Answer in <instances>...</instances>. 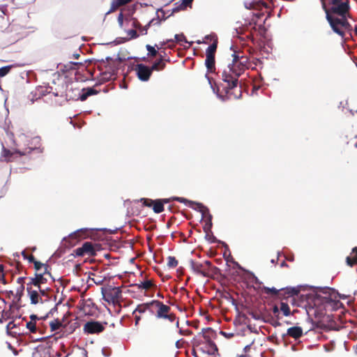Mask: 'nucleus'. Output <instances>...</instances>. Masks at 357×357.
<instances>
[{"mask_svg": "<svg viewBox=\"0 0 357 357\" xmlns=\"http://www.w3.org/2000/svg\"><path fill=\"white\" fill-rule=\"evenodd\" d=\"M184 6L186 7H191L193 0H181Z\"/></svg>", "mask_w": 357, "mask_h": 357, "instance_id": "8fccbe9b", "label": "nucleus"}, {"mask_svg": "<svg viewBox=\"0 0 357 357\" xmlns=\"http://www.w3.org/2000/svg\"><path fill=\"white\" fill-rule=\"evenodd\" d=\"M151 304H152V301L146 303H142L140 305H138L135 311L133 312V314L136 312H139V314L144 313L146 311L149 310L152 313V306H151Z\"/></svg>", "mask_w": 357, "mask_h": 357, "instance_id": "4be33fe9", "label": "nucleus"}, {"mask_svg": "<svg viewBox=\"0 0 357 357\" xmlns=\"http://www.w3.org/2000/svg\"><path fill=\"white\" fill-rule=\"evenodd\" d=\"M346 261L349 266L357 264V247L353 248L350 256L347 257Z\"/></svg>", "mask_w": 357, "mask_h": 357, "instance_id": "412c9836", "label": "nucleus"}, {"mask_svg": "<svg viewBox=\"0 0 357 357\" xmlns=\"http://www.w3.org/2000/svg\"><path fill=\"white\" fill-rule=\"evenodd\" d=\"M280 310L285 317H288L291 314L289 306L287 303L281 302Z\"/></svg>", "mask_w": 357, "mask_h": 357, "instance_id": "bb28decb", "label": "nucleus"}, {"mask_svg": "<svg viewBox=\"0 0 357 357\" xmlns=\"http://www.w3.org/2000/svg\"><path fill=\"white\" fill-rule=\"evenodd\" d=\"M178 264V260L174 257L169 256L167 257V266L169 268H175L177 266Z\"/></svg>", "mask_w": 357, "mask_h": 357, "instance_id": "473e14b6", "label": "nucleus"}, {"mask_svg": "<svg viewBox=\"0 0 357 357\" xmlns=\"http://www.w3.org/2000/svg\"><path fill=\"white\" fill-rule=\"evenodd\" d=\"M15 327V324H14L13 321H10L7 326H6V330L8 331V333L10 332V331H11L13 328H14Z\"/></svg>", "mask_w": 357, "mask_h": 357, "instance_id": "de8ad7c7", "label": "nucleus"}, {"mask_svg": "<svg viewBox=\"0 0 357 357\" xmlns=\"http://www.w3.org/2000/svg\"><path fill=\"white\" fill-rule=\"evenodd\" d=\"M47 276L50 277L51 273L47 271V268H45L43 273H35L34 277L28 278L29 282H26V285H31L35 288L40 289L42 284L47 283Z\"/></svg>", "mask_w": 357, "mask_h": 357, "instance_id": "0eeeda50", "label": "nucleus"}, {"mask_svg": "<svg viewBox=\"0 0 357 357\" xmlns=\"http://www.w3.org/2000/svg\"><path fill=\"white\" fill-rule=\"evenodd\" d=\"M132 0H112L110 8L107 13H112L120 7L130 3Z\"/></svg>", "mask_w": 357, "mask_h": 357, "instance_id": "6ab92c4d", "label": "nucleus"}, {"mask_svg": "<svg viewBox=\"0 0 357 357\" xmlns=\"http://www.w3.org/2000/svg\"><path fill=\"white\" fill-rule=\"evenodd\" d=\"M262 293L270 295L273 297L281 296H293L298 295L300 292L299 287H282L276 289L275 287H263L261 288Z\"/></svg>", "mask_w": 357, "mask_h": 357, "instance_id": "20e7f679", "label": "nucleus"}, {"mask_svg": "<svg viewBox=\"0 0 357 357\" xmlns=\"http://www.w3.org/2000/svg\"><path fill=\"white\" fill-rule=\"evenodd\" d=\"M174 39H175V41L178 43H179L180 45H183V43H188L189 45H190V43H189L185 38V36H184L183 33H181V34H176L174 36Z\"/></svg>", "mask_w": 357, "mask_h": 357, "instance_id": "c756f323", "label": "nucleus"}, {"mask_svg": "<svg viewBox=\"0 0 357 357\" xmlns=\"http://www.w3.org/2000/svg\"><path fill=\"white\" fill-rule=\"evenodd\" d=\"M190 267L194 272L203 277L208 278L211 276V273L205 268L202 263L191 261Z\"/></svg>", "mask_w": 357, "mask_h": 357, "instance_id": "ddd939ff", "label": "nucleus"}, {"mask_svg": "<svg viewBox=\"0 0 357 357\" xmlns=\"http://www.w3.org/2000/svg\"><path fill=\"white\" fill-rule=\"evenodd\" d=\"M98 248V244L87 241L84 242L81 247L76 248L74 252L77 257H91L96 255V252L99 250Z\"/></svg>", "mask_w": 357, "mask_h": 357, "instance_id": "423d86ee", "label": "nucleus"}, {"mask_svg": "<svg viewBox=\"0 0 357 357\" xmlns=\"http://www.w3.org/2000/svg\"><path fill=\"white\" fill-rule=\"evenodd\" d=\"M24 290V284L20 285L17 289V295H19V298H20L21 296L23 294Z\"/></svg>", "mask_w": 357, "mask_h": 357, "instance_id": "49530a36", "label": "nucleus"}, {"mask_svg": "<svg viewBox=\"0 0 357 357\" xmlns=\"http://www.w3.org/2000/svg\"><path fill=\"white\" fill-rule=\"evenodd\" d=\"M202 336L211 350L218 351V347L215 342L213 341V340L216 337V333L214 330H213L211 328H203Z\"/></svg>", "mask_w": 357, "mask_h": 357, "instance_id": "9d476101", "label": "nucleus"}, {"mask_svg": "<svg viewBox=\"0 0 357 357\" xmlns=\"http://www.w3.org/2000/svg\"><path fill=\"white\" fill-rule=\"evenodd\" d=\"M100 273L89 272L88 276V282L92 281L96 284H102L106 280L105 276H102L99 274Z\"/></svg>", "mask_w": 357, "mask_h": 357, "instance_id": "a211bd4d", "label": "nucleus"}, {"mask_svg": "<svg viewBox=\"0 0 357 357\" xmlns=\"http://www.w3.org/2000/svg\"><path fill=\"white\" fill-rule=\"evenodd\" d=\"M146 48L147 51L149 52L148 54L149 56L154 57L157 55L158 51L155 49L154 47H153L150 45H146Z\"/></svg>", "mask_w": 357, "mask_h": 357, "instance_id": "4c0bfd02", "label": "nucleus"}, {"mask_svg": "<svg viewBox=\"0 0 357 357\" xmlns=\"http://www.w3.org/2000/svg\"><path fill=\"white\" fill-rule=\"evenodd\" d=\"M135 70L138 78L143 82L148 81L152 74L150 67L142 63L137 64Z\"/></svg>", "mask_w": 357, "mask_h": 357, "instance_id": "9b49d317", "label": "nucleus"}, {"mask_svg": "<svg viewBox=\"0 0 357 357\" xmlns=\"http://www.w3.org/2000/svg\"><path fill=\"white\" fill-rule=\"evenodd\" d=\"M326 19L332 29L343 36L344 30L348 29L350 24L347 19L349 13V0H321Z\"/></svg>", "mask_w": 357, "mask_h": 357, "instance_id": "f03ea898", "label": "nucleus"}, {"mask_svg": "<svg viewBox=\"0 0 357 357\" xmlns=\"http://www.w3.org/2000/svg\"><path fill=\"white\" fill-rule=\"evenodd\" d=\"M128 36L130 38H137L139 36L137 31L135 29H130L127 31Z\"/></svg>", "mask_w": 357, "mask_h": 357, "instance_id": "37998d69", "label": "nucleus"}, {"mask_svg": "<svg viewBox=\"0 0 357 357\" xmlns=\"http://www.w3.org/2000/svg\"><path fill=\"white\" fill-rule=\"evenodd\" d=\"M218 41L215 40L212 44H211L206 51V55L208 56H214L217 50Z\"/></svg>", "mask_w": 357, "mask_h": 357, "instance_id": "a878e982", "label": "nucleus"}, {"mask_svg": "<svg viewBox=\"0 0 357 357\" xmlns=\"http://www.w3.org/2000/svg\"><path fill=\"white\" fill-rule=\"evenodd\" d=\"M141 202L143 205L145 206L151 207L153 206V200L148 198H142L141 199Z\"/></svg>", "mask_w": 357, "mask_h": 357, "instance_id": "ea45409f", "label": "nucleus"}, {"mask_svg": "<svg viewBox=\"0 0 357 357\" xmlns=\"http://www.w3.org/2000/svg\"><path fill=\"white\" fill-rule=\"evenodd\" d=\"M202 264L204 266L205 268L208 271H210L211 274L214 273V271H216L218 269L217 267L212 266V264L210 261L206 260Z\"/></svg>", "mask_w": 357, "mask_h": 357, "instance_id": "f704fd0d", "label": "nucleus"}, {"mask_svg": "<svg viewBox=\"0 0 357 357\" xmlns=\"http://www.w3.org/2000/svg\"><path fill=\"white\" fill-rule=\"evenodd\" d=\"M231 64H229L222 73V89L228 98L232 96L238 98L241 96V87H238V77L245 69L249 68L248 58L245 56H238L233 54Z\"/></svg>", "mask_w": 357, "mask_h": 357, "instance_id": "f257e3e1", "label": "nucleus"}, {"mask_svg": "<svg viewBox=\"0 0 357 357\" xmlns=\"http://www.w3.org/2000/svg\"><path fill=\"white\" fill-rule=\"evenodd\" d=\"M186 8H187V7L185 6H184L183 4V3L180 1L176 2L174 4V7L172 9V12L173 13H177V12L180 11V10H184Z\"/></svg>", "mask_w": 357, "mask_h": 357, "instance_id": "72a5a7b5", "label": "nucleus"}, {"mask_svg": "<svg viewBox=\"0 0 357 357\" xmlns=\"http://www.w3.org/2000/svg\"><path fill=\"white\" fill-rule=\"evenodd\" d=\"M191 333H192V332L190 331L187 330L183 334H184V335H190Z\"/></svg>", "mask_w": 357, "mask_h": 357, "instance_id": "680f3d73", "label": "nucleus"}, {"mask_svg": "<svg viewBox=\"0 0 357 357\" xmlns=\"http://www.w3.org/2000/svg\"><path fill=\"white\" fill-rule=\"evenodd\" d=\"M26 328L30 331L31 333H35L37 331L36 321H28L26 323Z\"/></svg>", "mask_w": 357, "mask_h": 357, "instance_id": "c9c22d12", "label": "nucleus"}, {"mask_svg": "<svg viewBox=\"0 0 357 357\" xmlns=\"http://www.w3.org/2000/svg\"><path fill=\"white\" fill-rule=\"evenodd\" d=\"M354 32H355V34L357 36V25L355 26Z\"/></svg>", "mask_w": 357, "mask_h": 357, "instance_id": "774afa93", "label": "nucleus"}, {"mask_svg": "<svg viewBox=\"0 0 357 357\" xmlns=\"http://www.w3.org/2000/svg\"><path fill=\"white\" fill-rule=\"evenodd\" d=\"M103 299L108 303L116 305L120 302L122 291L120 287L107 286L101 288Z\"/></svg>", "mask_w": 357, "mask_h": 357, "instance_id": "39448f33", "label": "nucleus"}, {"mask_svg": "<svg viewBox=\"0 0 357 357\" xmlns=\"http://www.w3.org/2000/svg\"><path fill=\"white\" fill-rule=\"evenodd\" d=\"M280 266H281V267L287 266V263L285 262V261H283L280 264Z\"/></svg>", "mask_w": 357, "mask_h": 357, "instance_id": "bf43d9fd", "label": "nucleus"}, {"mask_svg": "<svg viewBox=\"0 0 357 357\" xmlns=\"http://www.w3.org/2000/svg\"><path fill=\"white\" fill-rule=\"evenodd\" d=\"M319 301H323L322 298H321V296H317L316 297H314V305H316V303L317 302H319Z\"/></svg>", "mask_w": 357, "mask_h": 357, "instance_id": "864d4df0", "label": "nucleus"}, {"mask_svg": "<svg viewBox=\"0 0 357 357\" xmlns=\"http://www.w3.org/2000/svg\"><path fill=\"white\" fill-rule=\"evenodd\" d=\"M0 273H3V265L0 264Z\"/></svg>", "mask_w": 357, "mask_h": 357, "instance_id": "e2e57ef3", "label": "nucleus"}, {"mask_svg": "<svg viewBox=\"0 0 357 357\" xmlns=\"http://www.w3.org/2000/svg\"><path fill=\"white\" fill-rule=\"evenodd\" d=\"M63 326L62 321L59 319H54L50 323V326L52 331H56Z\"/></svg>", "mask_w": 357, "mask_h": 357, "instance_id": "cd10ccee", "label": "nucleus"}, {"mask_svg": "<svg viewBox=\"0 0 357 357\" xmlns=\"http://www.w3.org/2000/svg\"><path fill=\"white\" fill-rule=\"evenodd\" d=\"M24 259H27L29 262L33 263L36 259L33 255H27L25 251L22 252Z\"/></svg>", "mask_w": 357, "mask_h": 357, "instance_id": "a19ab883", "label": "nucleus"}, {"mask_svg": "<svg viewBox=\"0 0 357 357\" xmlns=\"http://www.w3.org/2000/svg\"><path fill=\"white\" fill-rule=\"evenodd\" d=\"M247 38H250L252 41H254V38L252 33H249V35L247 36Z\"/></svg>", "mask_w": 357, "mask_h": 357, "instance_id": "052dcab7", "label": "nucleus"}, {"mask_svg": "<svg viewBox=\"0 0 357 357\" xmlns=\"http://www.w3.org/2000/svg\"><path fill=\"white\" fill-rule=\"evenodd\" d=\"M287 335L298 340L303 335V328L301 326H292L287 329Z\"/></svg>", "mask_w": 357, "mask_h": 357, "instance_id": "f3484780", "label": "nucleus"}, {"mask_svg": "<svg viewBox=\"0 0 357 357\" xmlns=\"http://www.w3.org/2000/svg\"><path fill=\"white\" fill-rule=\"evenodd\" d=\"M72 65H74V66H80L82 65L81 63H78V62H71L70 63Z\"/></svg>", "mask_w": 357, "mask_h": 357, "instance_id": "13d9d810", "label": "nucleus"}, {"mask_svg": "<svg viewBox=\"0 0 357 357\" xmlns=\"http://www.w3.org/2000/svg\"><path fill=\"white\" fill-rule=\"evenodd\" d=\"M265 6V3L261 1H258L256 3H250L249 8H253V9H260L262 7Z\"/></svg>", "mask_w": 357, "mask_h": 357, "instance_id": "58836bf2", "label": "nucleus"}, {"mask_svg": "<svg viewBox=\"0 0 357 357\" xmlns=\"http://www.w3.org/2000/svg\"><path fill=\"white\" fill-rule=\"evenodd\" d=\"M159 199L162 202L163 206L165 204L168 203L169 201L168 199Z\"/></svg>", "mask_w": 357, "mask_h": 357, "instance_id": "6e6d98bb", "label": "nucleus"}, {"mask_svg": "<svg viewBox=\"0 0 357 357\" xmlns=\"http://www.w3.org/2000/svg\"><path fill=\"white\" fill-rule=\"evenodd\" d=\"M165 68V63L164 60L162 59V57L161 56L160 59L155 62L151 67H150L151 72L153 73V70H162Z\"/></svg>", "mask_w": 357, "mask_h": 357, "instance_id": "b1692460", "label": "nucleus"}, {"mask_svg": "<svg viewBox=\"0 0 357 357\" xmlns=\"http://www.w3.org/2000/svg\"><path fill=\"white\" fill-rule=\"evenodd\" d=\"M135 324H137L140 320V317L135 315Z\"/></svg>", "mask_w": 357, "mask_h": 357, "instance_id": "4d7b16f0", "label": "nucleus"}, {"mask_svg": "<svg viewBox=\"0 0 357 357\" xmlns=\"http://www.w3.org/2000/svg\"><path fill=\"white\" fill-rule=\"evenodd\" d=\"M3 149L4 152L3 156H12L14 154H20L21 156H23L26 154H38L42 153L43 152V148L40 147H29V151L25 153L20 152L16 147L10 146L9 148H6L4 145H3Z\"/></svg>", "mask_w": 357, "mask_h": 357, "instance_id": "6e6552de", "label": "nucleus"}, {"mask_svg": "<svg viewBox=\"0 0 357 357\" xmlns=\"http://www.w3.org/2000/svg\"><path fill=\"white\" fill-rule=\"evenodd\" d=\"M280 307H278V306L276 305H274L272 307V312H273V314L275 315V317L277 318V319H280Z\"/></svg>", "mask_w": 357, "mask_h": 357, "instance_id": "79ce46f5", "label": "nucleus"}, {"mask_svg": "<svg viewBox=\"0 0 357 357\" xmlns=\"http://www.w3.org/2000/svg\"><path fill=\"white\" fill-rule=\"evenodd\" d=\"M30 319H31V321H36V319H38V317H37V316H36V315H35V314H31V315L30 316Z\"/></svg>", "mask_w": 357, "mask_h": 357, "instance_id": "5fc2aeb1", "label": "nucleus"}, {"mask_svg": "<svg viewBox=\"0 0 357 357\" xmlns=\"http://www.w3.org/2000/svg\"><path fill=\"white\" fill-rule=\"evenodd\" d=\"M83 330L88 334H98L105 330V326L99 321H91L84 325Z\"/></svg>", "mask_w": 357, "mask_h": 357, "instance_id": "1a4fd4ad", "label": "nucleus"}, {"mask_svg": "<svg viewBox=\"0 0 357 357\" xmlns=\"http://www.w3.org/2000/svg\"><path fill=\"white\" fill-rule=\"evenodd\" d=\"M38 289V291L40 296H45V297L48 296V295L47 294V290L48 289V288L43 289L42 287H40V289Z\"/></svg>", "mask_w": 357, "mask_h": 357, "instance_id": "a18cd8bd", "label": "nucleus"}, {"mask_svg": "<svg viewBox=\"0 0 357 357\" xmlns=\"http://www.w3.org/2000/svg\"><path fill=\"white\" fill-rule=\"evenodd\" d=\"M354 349L355 351V353L357 354V344L354 346Z\"/></svg>", "mask_w": 357, "mask_h": 357, "instance_id": "69168bd1", "label": "nucleus"}, {"mask_svg": "<svg viewBox=\"0 0 357 357\" xmlns=\"http://www.w3.org/2000/svg\"><path fill=\"white\" fill-rule=\"evenodd\" d=\"M151 306H152V314L155 313V316L158 319H167L170 322H173L176 320V315L173 313H170V307L164 304L162 302L157 300L152 301Z\"/></svg>", "mask_w": 357, "mask_h": 357, "instance_id": "7ed1b4c3", "label": "nucleus"}, {"mask_svg": "<svg viewBox=\"0 0 357 357\" xmlns=\"http://www.w3.org/2000/svg\"><path fill=\"white\" fill-rule=\"evenodd\" d=\"M0 281L4 284H6L7 283V282L5 280L4 273H0Z\"/></svg>", "mask_w": 357, "mask_h": 357, "instance_id": "603ef678", "label": "nucleus"}, {"mask_svg": "<svg viewBox=\"0 0 357 357\" xmlns=\"http://www.w3.org/2000/svg\"><path fill=\"white\" fill-rule=\"evenodd\" d=\"M153 210L155 213H160L164 211V206L160 199L153 200Z\"/></svg>", "mask_w": 357, "mask_h": 357, "instance_id": "393cba45", "label": "nucleus"}, {"mask_svg": "<svg viewBox=\"0 0 357 357\" xmlns=\"http://www.w3.org/2000/svg\"><path fill=\"white\" fill-rule=\"evenodd\" d=\"M153 286V283L151 280H146L138 284L139 289H149Z\"/></svg>", "mask_w": 357, "mask_h": 357, "instance_id": "2f4dec72", "label": "nucleus"}, {"mask_svg": "<svg viewBox=\"0 0 357 357\" xmlns=\"http://www.w3.org/2000/svg\"><path fill=\"white\" fill-rule=\"evenodd\" d=\"M12 66H6L0 68V77H3L9 73Z\"/></svg>", "mask_w": 357, "mask_h": 357, "instance_id": "e433bc0d", "label": "nucleus"}, {"mask_svg": "<svg viewBox=\"0 0 357 357\" xmlns=\"http://www.w3.org/2000/svg\"><path fill=\"white\" fill-rule=\"evenodd\" d=\"M98 93V91L93 89V88L83 89L82 90V93L79 94L78 99H80L82 101H84L89 96L96 95Z\"/></svg>", "mask_w": 357, "mask_h": 357, "instance_id": "aec40b11", "label": "nucleus"}, {"mask_svg": "<svg viewBox=\"0 0 357 357\" xmlns=\"http://www.w3.org/2000/svg\"><path fill=\"white\" fill-rule=\"evenodd\" d=\"M73 56L75 58V59H78L79 57V54H73Z\"/></svg>", "mask_w": 357, "mask_h": 357, "instance_id": "338daca9", "label": "nucleus"}, {"mask_svg": "<svg viewBox=\"0 0 357 357\" xmlns=\"http://www.w3.org/2000/svg\"><path fill=\"white\" fill-rule=\"evenodd\" d=\"M118 23L119 24V26L121 28L123 27V14L122 12H121L119 14V16H118Z\"/></svg>", "mask_w": 357, "mask_h": 357, "instance_id": "c03bdc74", "label": "nucleus"}, {"mask_svg": "<svg viewBox=\"0 0 357 357\" xmlns=\"http://www.w3.org/2000/svg\"><path fill=\"white\" fill-rule=\"evenodd\" d=\"M26 291L31 300V303L36 305L39 303H43L41 296H40L37 288L31 285H26Z\"/></svg>", "mask_w": 357, "mask_h": 357, "instance_id": "4468645a", "label": "nucleus"}, {"mask_svg": "<svg viewBox=\"0 0 357 357\" xmlns=\"http://www.w3.org/2000/svg\"><path fill=\"white\" fill-rule=\"evenodd\" d=\"M160 22H161V20H159L158 18L153 19L146 25L143 26L137 20H135L132 22V26L134 28L138 29L142 35H146L148 29L150 27V26L151 25V24H160Z\"/></svg>", "mask_w": 357, "mask_h": 357, "instance_id": "2eb2a0df", "label": "nucleus"}, {"mask_svg": "<svg viewBox=\"0 0 357 357\" xmlns=\"http://www.w3.org/2000/svg\"><path fill=\"white\" fill-rule=\"evenodd\" d=\"M6 135H7L8 139L10 140V143L14 145L15 141L13 139V137H14L13 134L12 132H6Z\"/></svg>", "mask_w": 357, "mask_h": 357, "instance_id": "09e8293b", "label": "nucleus"}, {"mask_svg": "<svg viewBox=\"0 0 357 357\" xmlns=\"http://www.w3.org/2000/svg\"><path fill=\"white\" fill-rule=\"evenodd\" d=\"M174 199L180 203H183L190 208L199 210L203 216L206 215V214L208 213V209L200 203H196L195 202L188 200L184 197H174Z\"/></svg>", "mask_w": 357, "mask_h": 357, "instance_id": "f8f14e48", "label": "nucleus"}, {"mask_svg": "<svg viewBox=\"0 0 357 357\" xmlns=\"http://www.w3.org/2000/svg\"><path fill=\"white\" fill-rule=\"evenodd\" d=\"M87 236H89V229L83 228L70 234L68 238L69 241L73 243V241H77L80 239L85 238Z\"/></svg>", "mask_w": 357, "mask_h": 357, "instance_id": "dca6fc26", "label": "nucleus"}, {"mask_svg": "<svg viewBox=\"0 0 357 357\" xmlns=\"http://www.w3.org/2000/svg\"><path fill=\"white\" fill-rule=\"evenodd\" d=\"M278 257H277L275 259H271V263H273V264L275 263V261H278Z\"/></svg>", "mask_w": 357, "mask_h": 357, "instance_id": "0e129e2a", "label": "nucleus"}, {"mask_svg": "<svg viewBox=\"0 0 357 357\" xmlns=\"http://www.w3.org/2000/svg\"><path fill=\"white\" fill-rule=\"evenodd\" d=\"M28 280V278H25V277H20L17 279V282L18 284H20V285L22 284H24V280Z\"/></svg>", "mask_w": 357, "mask_h": 357, "instance_id": "3c124183", "label": "nucleus"}, {"mask_svg": "<svg viewBox=\"0 0 357 357\" xmlns=\"http://www.w3.org/2000/svg\"><path fill=\"white\" fill-rule=\"evenodd\" d=\"M205 65L208 72L213 73L215 70V56L206 55Z\"/></svg>", "mask_w": 357, "mask_h": 357, "instance_id": "5701e85b", "label": "nucleus"}, {"mask_svg": "<svg viewBox=\"0 0 357 357\" xmlns=\"http://www.w3.org/2000/svg\"><path fill=\"white\" fill-rule=\"evenodd\" d=\"M33 265H34V268L36 270V273H39V271H41L42 269L45 270V268H47V271H49V265L46 264H43V263H41L37 260H35L33 262Z\"/></svg>", "mask_w": 357, "mask_h": 357, "instance_id": "c85d7f7f", "label": "nucleus"}, {"mask_svg": "<svg viewBox=\"0 0 357 357\" xmlns=\"http://www.w3.org/2000/svg\"><path fill=\"white\" fill-rule=\"evenodd\" d=\"M264 16V13L261 12L260 10L257 11L256 13H253V17L252 18V22L255 25L257 24L258 20Z\"/></svg>", "mask_w": 357, "mask_h": 357, "instance_id": "7c9ffc66", "label": "nucleus"}]
</instances>
